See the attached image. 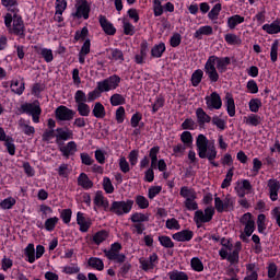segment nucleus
I'll return each mask as SVG.
<instances>
[{"label": "nucleus", "mask_w": 280, "mask_h": 280, "mask_svg": "<svg viewBox=\"0 0 280 280\" xmlns=\"http://www.w3.org/2000/svg\"><path fill=\"white\" fill-rule=\"evenodd\" d=\"M159 264V256L153 253L149 256V258L140 259V265L142 270L144 271H152Z\"/></svg>", "instance_id": "15"}, {"label": "nucleus", "mask_w": 280, "mask_h": 280, "mask_svg": "<svg viewBox=\"0 0 280 280\" xmlns=\"http://www.w3.org/2000/svg\"><path fill=\"white\" fill-rule=\"evenodd\" d=\"M257 228L260 234H264L267 229V219L265 214H259L257 219Z\"/></svg>", "instance_id": "49"}, {"label": "nucleus", "mask_w": 280, "mask_h": 280, "mask_svg": "<svg viewBox=\"0 0 280 280\" xmlns=\"http://www.w3.org/2000/svg\"><path fill=\"white\" fill-rule=\"evenodd\" d=\"M213 34V27L211 25L200 26L194 34V37L197 39H202V36H210Z\"/></svg>", "instance_id": "27"}, {"label": "nucleus", "mask_w": 280, "mask_h": 280, "mask_svg": "<svg viewBox=\"0 0 280 280\" xmlns=\"http://www.w3.org/2000/svg\"><path fill=\"white\" fill-rule=\"evenodd\" d=\"M121 79L118 74L109 75L108 78L97 82V90L101 93H106L116 90L119 86Z\"/></svg>", "instance_id": "5"}, {"label": "nucleus", "mask_w": 280, "mask_h": 280, "mask_svg": "<svg viewBox=\"0 0 280 280\" xmlns=\"http://www.w3.org/2000/svg\"><path fill=\"white\" fill-rule=\"evenodd\" d=\"M112 61L119 62L121 63L124 61V54L120 49L118 48H112L109 50V57Z\"/></svg>", "instance_id": "38"}, {"label": "nucleus", "mask_w": 280, "mask_h": 280, "mask_svg": "<svg viewBox=\"0 0 280 280\" xmlns=\"http://www.w3.org/2000/svg\"><path fill=\"white\" fill-rule=\"evenodd\" d=\"M215 214V210L213 206H208V208L202 210H197L195 212L194 221L197 224L198 228H200L205 223H209Z\"/></svg>", "instance_id": "7"}, {"label": "nucleus", "mask_w": 280, "mask_h": 280, "mask_svg": "<svg viewBox=\"0 0 280 280\" xmlns=\"http://www.w3.org/2000/svg\"><path fill=\"white\" fill-rule=\"evenodd\" d=\"M4 25L8 28L9 34L23 38L25 36L24 21L20 14L12 15L5 13Z\"/></svg>", "instance_id": "3"}, {"label": "nucleus", "mask_w": 280, "mask_h": 280, "mask_svg": "<svg viewBox=\"0 0 280 280\" xmlns=\"http://www.w3.org/2000/svg\"><path fill=\"white\" fill-rule=\"evenodd\" d=\"M225 106H226V110L230 117H234L235 116V103H234V98L233 96L228 93L225 96Z\"/></svg>", "instance_id": "33"}, {"label": "nucleus", "mask_w": 280, "mask_h": 280, "mask_svg": "<svg viewBox=\"0 0 280 280\" xmlns=\"http://www.w3.org/2000/svg\"><path fill=\"white\" fill-rule=\"evenodd\" d=\"M56 143L60 144L61 141L73 139V131L71 129L58 128L56 129Z\"/></svg>", "instance_id": "20"}, {"label": "nucleus", "mask_w": 280, "mask_h": 280, "mask_svg": "<svg viewBox=\"0 0 280 280\" xmlns=\"http://www.w3.org/2000/svg\"><path fill=\"white\" fill-rule=\"evenodd\" d=\"M10 88L13 93L22 95L25 90L24 81L21 79H12Z\"/></svg>", "instance_id": "29"}, {"label": "nucleus", "mask_w": 280, "mask_h": 280, "mask_svg": "<svg viewBox=\"0 0 280 280\" xmlns=\"http://www.w3.org/2000/svg\"><path fill=\"white\" fill-rule=\"evenodd\" d=\"M78 185L84 189H91L93 187V182L89 179L85 173H81L78 177Z\"/></svg>", "instance_id": "35"}, {"label": "nucleus", "mask_w": 280, "mask_h": 280, "mask_svg": "<svg viewBox=\"0 0 280 280\" xmlns=\"http://www.w3.org/2000/svg\"><path fill=\"white\" fill-rule=\"evenodd\" d=\"M221 9H222V5L221 3H215L214 7L211 9V11L209 12L208 14V18L211 20V21H214L218 19L220 12H221Z\"/></svg>", "instance_id": "57"}, {"label": "nucleus", "mask_w": 280, "mask_h": 280, "mask_svg": "<svg viewBox=\"0 0 280 280\" xmlns=\"http://www.w3.org/2000/svg\"><path fill=\"white\" fill-rule=\"evenodd\" d=\"M78 151L75 142L71 141L68 142V144H65L63 147H60V152L65 158H69L75 154Z\"/></svg>", "instance_id": "26"}, {"label": "nucleus", "mask_w": 280, "mask_h": 280, "mask_svg": "<svg viewBox=\"0 0 280 280\" xmlns=\"http://www.w3.org/2000/svg\"><path fill=\"white\" fill-rule=\"evenodd\" d=\"M159 242L165 248L174 247V243L172 242V240L168 236H160Z\"/></svg>", "instance_id": "64"}, {"label": "nucleus", "mask_w": 280, "mask_h": 280, "mask_svg": "<svg viewBox=\"0 0 280 280\" xmlns=\"http://www.w3.org/2000/svg\"><path fill=\"white\" fill-rule=\"evenodd\" d=\"M25 256L27 257V261L30 264L35 262L36 256H35V248L33 244H28L27 247L25 248Z\"/></svg>", "instance_id": "44"}, {"label": "nucleus", "mask_w": 280, "mask_h": 280, "mask_svg": "<svg viewBox=\"0 0 280 280\" xmlns=\"http://www.w3.org/2000/svg\"><path fill=\"white\" fill-rule=\"evenodd\" d=\"M248 106H249V110L252 113L257 114L259 112V109L262 107V103H261L260 98L253 97L249 100Z\"/></svg>", "instance_id": "40"}, {"label": "nucleus", "mask_w": 280, "mask_h": 280, "mask_svg": "<svg viewBox=\"0 0 280 280\" xmlns=\"http://www.w3.org/2000/svg\"><path fill=\"white\" fill-rule=\"evenodd\" d=\"M122 28L127 36H132L136 33V27L128 20L122 21Z\"/></svg>", "instance_id": "52"}, {"label": "nucleus", "mask_w": 280, "mask_h": 280, "mask_svg": "<svg viewBox=\"0 0 280 280\" xmlns=\"http://www.w3.org/2000/svg\"><path fill=\"white\" fill-rule=\"evenodd\" d=\"M22 110L32 116L33 122L38 124L39 122V116L42 114V109L39 107V104L35 101L34 103H25L22 105Z\"/></svg>", "instance_id": "10"}, {"label": "nucleus", "mask_w": 280, "mask_h": 280, "mask_svg": "<svg viewBox=\"0 0 280 280\" xmlns=\"http://www.w3.org/2000/svg\"><path fill=\"white\" fill-rule=\"evenodd\" d=\"M264 118L261 116H258V114H248L247 116H244L243 122L248 127H259L262 124Z\"/></svg>", "instance_id": "19"}, {"label": "nucleus", "mask_w": 280, "mask_h": 280, "mask_svg": "<svg viewBox=\"0 0 280 280\" xmlns=\"http://www.w3.org/2000/svg\"><path fill=\"white\" fill-rule=\"evenodd\" d=\"M136 199V203L140 209H147L149 208V201L147 199V197H143V195H137Z\"/></svg>", "instance_id": "58"}, {"label": "nucleus", "mask_w": 280, "mask_h": 280, "mask_svg": "<svg viewBox=\"0 0 280 280\" xmlns=\"http://www.w3.org/2000/svg\"><path fill=\"white\" fill-rule=\"evenodd\" d=\"M166 50V46L163 42L155 44L151 50V56L153 58H161L164 51Z\"/></svg>", "instance_id": "36"}, {"label": "nucleus", "mask_w": 280, "mask_h": 280, "mask_svg": "<svg viewBox=\"0 0 280 280\" xmlns=\"http://www.w3.org/2000/svg\"><path fill=\"white\" fill-rule=\"evenodd\" d=\"M40 55L45 59L47 63L51 62L54 60V54L50 48H42Z\"/></svg>", "instance_id": "59"}, {"label": "nucleus", "mask_w": 280, "mask_h": 280, "mask_svg": "<svg viewBox=\"0 0 280 280\" xmlns=\"http://www.w3.org/2000/svg\"><path fill=\"white\" fill-rule=\"evenodd\" d=\"M77 224L79 225V231L81 233H86L92 226V220L90 218H86L84 213L78 212Z\"/></svg>", "instance_id": "17"}, {"label": "nucleus", "mask_w": 280, "mask_h": 280, "mask_svg": "<svg viewBox=\"0 0 280 280\" xmlns=\"http://www.w3.org/2000/svg\"><path fill=\"white\" fill-rule=\"evenodd\" d=\"M167 276L171 280H188L189 279L186 272L178 271V270H173L168 272Z\"/></svg>", "instance_id": "43"}, {"label": "nucleus", "mask_w": 280, "mask_h": 280, "mask_svg": "<svg viewBox=\"0 0 280 280\" xmlns=\"http://www.w3.org/2000/svg\"><path fill=\"white\" fill-rule=\"evenodd\" d=\"M77 109L80 116L82 117H89L91 109L90 106L86 105V103H80L77 105Z\"/></svg>", "instance_id": "55"}, {"label": "nucleus", "mask_w": 280, "mask_h": 280, "mask_svg": "<svg viewBox=\"0 0 280 280\" xmlns=\"http://www.w3.org/2000/svg\"><path fill=\"white\" fill-rule=\"evenodd\" d=\"M100 24L103 28V31L107 34V35H115L116 33V28L114 27V25L105 18V15H100Z\"/></svg>", "instance_id": "24"}, {"label": "nucleus", "mask_w": 280, "mask_h": 280, "mask_svg": "<svg viewBox=\"0 0 280 280\" xmlns=\"http://www.w3.org/2000/svg\"><path fill=\"white\" fill-rule=\"evenodd\" d=\"M271 219L280 228V206H276V208H272V210H271Z\"/></svg>", "instance_id": "63"}, {"label": "nucleus", "mask_w": 280, "mask_h": 280, "mask_svg": "<svg viewBox=\"0 0 280 280\" xmlns=\"http://www.w3.org/2000/svg\"><path fill=\"white\" fill-rule=\"evenodd\" d=\"M16 203L14 197H7V199H3L0 201V208L2 210H10L14 205Z\"/></svg>", "instance_id": "54"}, {"label": "nucleus", "mask_w": 280, "mask_h": 280, "mask_svg": "<svg viewBox=\"0 0 280 280\" xmlns=\"http://www.w3.org/2000/svg\"><path fill=\"white\" fill-rule=\"evenodd\" d=\"M184 205H185V208L188 211H196V210H198V203H197L196 199H186L184 201Z\"/></svg>", "instance_id": "62"}, {"label": "nucleus", "mask_w": 280, "mask_h": 280, "mask_svg": "<svg viewBox=\"0 0 280 280\" xmlns=\"http://www.w3.org/2000/svg\"><path fill=\"white\" fill-rule=\"evenodd\" d=\"M18 128L21 132H23L25 136H28V137L35 133V129L30 125V121H26L23 119L19 120Z\"/></svg>", "instance_id": "25"}, {"label": "nucleus", "mask_w": 280, "mask_h": 280, "mask_svg": "<svg viewBox=\"0 0 280 280\" xmlns=\"http://www.w3.org/2000/svg\"><path fill=\"white\" fill-rule=\"evenodd\" d=\"M197 152L200 159H208L209 162L218 167L219 164L214 160L217 159V149L214 144H209V140L203 133H199L196 138Z\"/></svg>", "instance_id": "2"}, {"label": "nucleus", "mask_w": 280, "mask_h": 280, "mask_svg": "<svg viewBox=\"0 0 280 280\" xmlns=\"http://www.w3.org/2000/svg\"><path fill=\"white\" fill-rule=\"evenodd\" d=\"M190 267L196 272H202L203 269H205L202 260L200 258H198V257H194L190 260Z\"/></svg>", "instance_id": "41"}, {"label": "nucleus", "mask_w": 280, "mask_h": 280, "mask_svg": "<svg viewBox=\"0 0 280 280\" xmlns=\"http://www.w3.org/2000/svg\"><path fill=\"white\" fill-rule=\"evenodd\" d=\"M245 22V18L240 14H234L228 19V27L234 30L237 25Z\"/></svg>", "instance_id": "32"}, {"label": "nucleus", "mask_w": 280, "mask_h": 280, "mask_svg": "<svg viewBox=\"0 0 280 280\" xmlns=\"http://www.w3.org/2000/svg\"><path fill=\"white\" fill-rule=\"evenodd\" d=\"M244 280H258V267L255 264L246 266V277Z\"/></svg>", "instance_id": "28"}, {"label": "nucleus", "mask_w": 280, "mask_h": 280, "mask_svg": "<svg viewBox=\"0 0 280 280\" xmlns=\"http://www.w3.org/2000/svg\"><path fill=\"white\" fill-rule=\"evenodd\" d=\"M206 104L209 110H219L222 107L221 96L217 92H212L211 95L206 96Z\"/></svg>", "instance_id": "14"}, {"label": "nucleus", "mask_w": 280, "mask_h": 280, "mask_svg": "<svg viewBox=\"0 0 280 280\" xmlns=\"http://www.w3.org/2000/svg\"><path fill=\"white\" fill-rule=\"evenodd\" d=\"M135 205L132 199H127L126 201H113L110 206V211L118 217L128 214Z\"/></svg>", "instance_id": "8"}, {"label": "nucleus", "mask_w": 280, "mask_h": 280, "mask_svg": "<svg viewBox=\"0 0 280 280\" xmlns=\"http://www.w3.org/2000/svg\"><path fill=\"white\" fill-rule=\"evenodd\" d=\"M192 237L194 233L189 230H184L173 235V240L179 243L189 242Z\"/></svg>", "instance_id": "23"}, {"label": "nucleus", "mask_w": 280, "mask_h": 280, "mask_svg": "<svg viewBox=\"0 0 280 280\" xmlns=\"http://www.w3.org/2000/svg\"><path fill=\"white\" fill-rule=\"evenodd\" d=\"M1 5L8 11L7 14H11L12 16L19 15L18 0H1Z\"/></svg>", "instance_id": "18"}, {"label": "nucleus", "mask_w": 280, "mask_h": 280, "mask_svg": "<svg viewBox=\"0 0 280 280\" xmlns=\"http://www.w3.org/2000/svg\"><path fill=\"white\" fill-rule=\"evenodd\" d=\"M267 187L269 190V197L272 202L278 200L279 191H280V182L279 179H268Z\"/></svg>", "instance_id": "16"}, {"label": "nucleus", "mask_w": 280, "mask_h": 280, "mask_svg": "<svg viewBox=\"0 0 280 280\" xmlns=\"http://www.w3.org/2000/svg\"><path fill=\"white\" fill-rule=\"evenodd\" d=\"M130 220L135 224H142L143 222L149 221V215L148 214H142V213H133L131 215Z\"/></svg>", "instance_id": "46"}, {"label": "nucleus", "mask_w": 280, "mask_h": 280, "mask_svg": "<svg viewBox=\"0 0 280 280\" xmlns=\"http://www.w3.org/2000/svg\"><path fill=\"white\" fill-rule=\"evenodd\" d=\"M235 199L231 195H223L214 198V208L219 213L233 210Z\"/></svg>", "instance_id": "6"}, {"label": "nucleus", "mask_w": 280, "mask_h": 280, "mask_svg": "<svg viewBox=\"0 0 280 280\" xmlns=\"http://www.w3.org/2000/svg\"><path fill=\"white\" fill-rule=\"evenodd\" d=\"M179 195L185 200L197 199L196 190H194V188H189L188 186H182Z\"/></svg>", "instance_id": "31"}, {"label": "nucleus", "mask_w": 280, "mask_h": 280, "mask_svg": "<svg viewBox=\"0 0 280 280\" xmlns=\"http://www.w3.org/2000/svg\"><path fill=\"white\" fill-rule=\"evenodd\" d=\"M159 152H160V147H152V149H150L149 156L151 159V167L152 168H156V161H158Z\"/></svg>", "instance_id": "50"}, {"label": "nucleus", "mask_w": 280, "mask_h": 280, "mask_svg": "<svg viewBox=\"0 0 280 280\" xmlns=\"http://www.w3.org/2000/svg\"><path fill=\"white\" fill-rule=\"evenodd\" d=\"M235 191L238 197L244 198L253 191V186L249 179H238L235 184Z\"/></svg>", "instance_id": "13"}, {"label": "nucleus", "mask_w": 280, "mask_h": 280, "mask_svg": "<svg viewBox=\"0 0 280 280\" xmlns=\"http://www.w3.org/2000/svg\"><path fill=\"white\" fill-rule=\"evenodd\" d=\"M74 101L77 105L85 104L88 102V95L83 90H77V92L74 93Z\"/></svg>", "instance_id": "51"}, {"label": "nucleus", "mask_w": 280, "mask_h": 280, "mask_svg": "<svg viewBox=\"0 0 280 280\" xmlns=\"http://www.w3.org/2000/svg\"><path fill=\"white\" fill-rule=\"evenodd\" d=\"M55 116L58 121H71L75 116V112L65 107V105H60L55 109Z\"/></svg>", "instance_id": "12"}, {"label": "nucleus", "mask_w": 280, "mask_h": 280, "mask_svg": "<svg viewBox=\"0 0 280 280\" xmlns=\"http://www.w3.org/2000/svg\"><path fill=\"white\" fill-rule=\"evenodd\" d=\"M166 229L171 230V231H178L180 230V225L179 222L176 219H168L166 221Z\"/></svg>", "instance_id": "61"}, {"label": "nucleus", "mask_w": 280, "mask_h": 280, "mask_svg": "<svg viewBox=\"0 0 280 280\" xmlns=\"http://www.w3.org/2000/svg\"><path fill=\"white\" fill-rule=\"evenodd\" d=\"M224 38H225L226 44L230 45V46H240V45H242V38L238 35L234 34V33L225 34Z\"/></svg>", "instance_id": "34"}, {"label": "nucleus", "mask_w": 280, "mask_h": 280, "mask_svg": "<svg viewBox=\"0 0 280 280\" xmlns=\"http://www.w3.org/2000/svg\"><path fill=\"white\" fill-rule=\"evenodd\" d=\"M58 222H59V219L57 217L47 219L44 224L45 230L47 232H52L55 230L56 225L58 224Z\"/></svg>", "instance_id": "53"}, {"label": "nucleus", "mask_w": 280, "mask_h": 280, "mask_svg": "<svg viewBox=\"0 0 280 280\" xmlns=\"http://www.w3.org/2000/svg\"><path fill=\"white\" fill-rule=\"evenodd\" d=\"M278 50H279V40L275 39V42L271 45V50H270V58L272 62H277L278 60Z\"/></svg>", "instance_id": "56"}, {"label": "nucleus", "mask_w": 280, "mask_h": 280, "mask_svg": "<svg viewBox=\"0 0 280 280\" xmlns=\"http://www.w3.org/2000/svg\"><path fill=\"white\" fill-rule=\"evenodd\" d=\"M241 223L245 225L244 233L241 235V238L246 241L247 237H250L255 232V220L250 213H246L241 218Z\"/></svg>", "instance_id": "9"}, {"label": "nucleus", "mask_w": 280, "mask_h": 280, "mask_svg": "<svg viewBox=\"0 0 280 280\" xmlns=\"http://www.w3.org/2000/svg\"><path fill=\"white\" fill-rule=\"evenodd\" d=\"M203 78V71L201 69L195 70V72L191 74V83L192 86H198Z\"/></svg>", "instance_id": "47"}, {"label": "nucleus", "mask_w": 280, "mask_h": 280, "mask_svg": "<svg viewBox=\"0 0 280 280\" xmlns=\"http://www.w3.org/2000/svg\"><path fill=\"white\" fill-rule=\"evenodd\" d=\"M92 114L97 119H103L106 116L105 107L102 103H95Z\"/></svg>", "instance_id": "37"}, {"label": "nucleus", "mask_w": 280, "mask_h": 280, "mask_svg": "<svg viewBox=\"0 0 280 280\" xmlns=\"http://www.w3.org/2000/svg\"><path fill=\"white\" fill-rule=\"evenodd\" d=\"M89 266L93 269L102 271L104 269V262L100 258L92 257L88 261Z\"/></svg>", "instance_id": "45"}, {"label": "nucleus", "mask_w": 280, "mask_h": 280, "mask_svg": "<svg viewBox=\"0 0 280 280\" xmlns=\"http://www.w3.org/2000/svg\"><path fill=\"white\" fill-rule=\"evenodd\" d=\"M119 168L124 174H127L130 172V164L127 162L126 158L121 156L118 160Z\"/></svg>", "instance_id": "60"}, {"label": "nucleus", "mask_w": 280, "mask_h": 280, "mask_svg": "<svg viewBox=\"0 0 280 280\" xmlns=\"http://www.w3.org/2000/svg\"><path fill=\"white\" fill-rule=\"evenodd\" d=\"M108 237V232L106 231H100L93 236V242L96 245H101L103 242H105Z\"/></svg>", "instance_id": "48"}, {"label": "nucleus", "mask_w": 280, "mask_h": 280, "mask_svg": "<svg viewBox=\"0 0 280 280\" xmlns=\"http://www.w3.org/2000/svg\"><path fill=\"white\" fill-rule=\"evenodd\" d=\"M94 205L97 208H103L105 211L109 208L108 199L104 197L102 190H97V192H95Z\"/></svg>", "instance_id": "21"}, {"label": "nucleus", "mask_w": 280, "mask_h": 280, "mask_svg": "<svg viewBox=\"0 0 280 280\" xmlns=\"http://www.w3.org/2000/svg\"><path fill=\"white\" fill-rule=\"evenodd\" d=\"M90 5L86 0H77L75 11L72 12V16L77 19L88 20L90 16Z\"/></svg>", "instance_id": "11"}, {"label": "nucleus", "mask_w": 280, "mask_h": 280, "mask_svg": "<svg viewBox=\"0 0 280 280\" xmlns=\"http://www.w3.org/2000/svg\"><path fill=\"white\" fill-rule=\"evenodd\" d=\"M231 65L230 57H219L215 55L210 56L205 65V72L212 83H215L220 79L219 73H225L228 67Z\"/></svg>", "instance_id": "1"}, {"label": "nucleus", "mask_w": 280, "mask_h": 280, "mask_svg": "<svg viewBox=\"0 0 280 280\" xmlns=\"http://www.w3.org/2000/svg\"><path fill=\"white\" fill-rule=\"evenodd\" d=\"M196 117L200 126H205L206 124H210L211 121V117L205 113L202 107H198V109H196Z\"/></svg>", "instance_id": "30"}, {"label": "nucleus", "mask_w": 280, "mask_h": 280, "mask_svg": "<svg viewBox=\"0 0 280 280\" xmlns=\"http://www.w3.org/2000/svg\"><path fill=\"white\" fill-rule=\"evenodd\" d=\"M262 30L269 35H277L280 33V20H275L271 23L262 25Z\"/></svg>", "instance_id": "22"}, {"label": "nucleus", "mask_w": 280, "mask_h": 280, "mask_svg": "<svg viewBox=\"0 0 280 280\" xmlns=\"http://www.w3.org/2000/svg\"><path fill=\"white\" fill-rule=\"evenodd\" d=\"M180 141L186 148H191L194 143V138L190 131H183V133L180 135Z\"/></svg>", "instance_id": "42"}, {"label": "nucleus", "mask_w": 280, "mask_h": 280, "mask_svg": "<svg viewBox=\"0 0 280 280\" xmlns=\"http://www.w3.org/2000/svg\"><path fill=\"white\" fill-rule=\"evenodd\" d=\"M110 105L112 106H121L126 104V98L122 94L120 93H114L110 98Z\"/></svg>", "instance_id": "39"}, {"label": "nucleus", "mask_w": 280, "mask_h": 280, "mask_svg": "<svg viewBox=\"0 0 280 280\" xmlns=\"http://www.w3.org/2000/svg\"><path fill=\"white\" fill-rule=\"evenodd\" d=\"M242 249V244L237 242L235 246L222 247L219 252L220 257L224 260L228 259L231 264H235L240 259V252Z\"/></svg>", "instance_id": "4"}]
</instances>
